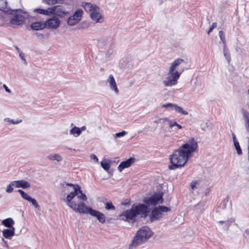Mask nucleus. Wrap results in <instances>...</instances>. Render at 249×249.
Segmentation results:
<instances>
[{"label":"nucleus","mask_w":249,"mask_h":249,"mask_svg":"<svg viewBox=\"0 0 249 249\" xmlns=\"http://www.w3.org/2000/svg\"><path fill=\"white\" fill-rule=\"evenodd\" d=\"M197 147V143L195 139L190 138L179 148L174 151L170 157L171 164L168 166V168L175 170L184 166Z\"/></svg>","instance_id":"obj_1"},{"label":"nucleus","mask_w":249,"mask_h":249,"mask_svg":"<svg viewBox=\"0 0 249 249\" xmlns=\"http://www.w3.org/2000/svg\"><path fill=\"white\" fill-rule=\"evenodd\" d=\"M66 185L72 187L73 191L67 195L65 202L70 208L74 211L79 206L80 201H87L88 198L79 185L69 183H66Z\"/></svg>","instance_id":"obj_2"},{"label":"nucleus","mask_w":249,"mask_h":249,"mask_svg":"<svg viewBox=\"0 0 249 249\" xmlns=\"http://www.w3.org/2000/svg\"><path fill=\"white\" fill-rule=\"evenodd\" d=\"M179 64V63H173L170 66L167 76L163 81L164 86L172 87L177 84L178 80L184 71V69L180 68Z\"/></svg>","instance_id":"obj_3"},{"label":"nucleus","mask_w":249,"mask_h":249,"mask_svg":"<svg viewBox=\"0 0 249 249\" xmlns=\"http://www.w3.org/2000/svg\"><path fill=\"white\" fill-rule=\"evenodd\" d=\"M152 234L153 232L149 227L143 226L141 228L134 236L131 244L129 245L128 249H132L144 244Z\"/></svg>","instance_id":"obj_4"},{"label":"nucleus","mask_w":249,"mask_h":249,"mask_svg":"<svg viewBox=\"0 0 249 249\" xmlns=\"http://www.w3.org/2000/svg\"><path fill=\"white\" fill-rule=\"evenodd\" d=\"M74 211L80 213L89 214L96 217L101 223H104L106 221V217L104 213L89 207L82 201L80 202L79 206Z\"/></svg>","instance_id":"obj_5"},{"label":"nucleus","mask_w":249,"mask_h":249,"mask_svg":"<svg viewBox=\"0 0 249 249\" xmlns=\"http://www.w3.org/2000/svg\"><path fill=\"white\" fill-rule=\"evenodd\" d=\"M170 209L165 206H159L155 207L151 211L149 215L150 221L153 222L156 220H159L162 217L164 213H167L170 211Z\"/></svg>","instance_id":"obj_6"},{"label":"nucleus","mask_w":249,"mask_h":249,"mask_svg":"<svg viewBox=\"0 0 249 249\" xmlns=\"http://www.w3.org/2000/svg\"><path fill=\"white\" fill-rule=\"evenodd\" d=\"M70 13L69 10L61 5L51 6V15H54V16L62 18L69 15Z\"/></svg>","instance_id":"obj_7"},{"label":"nucleus","mask_w":249,"mask_h":249,"mask_svg":"<svg viewBox=\"0 0 249 249\" xmlns=\"http://www.w3.org/2000/svg\"><path fill=\"white\" fill-rule=\"evenodd\" d=\"M162 197V193H155L150 197L145 198L143 201L147 206L156 205L157 204H162L163 203Z\"/></svg>","instance_id":"obj_8"},{"label":"nucleus","mask_w":249,"mask_h":249,"mask_svg":"<svg viewBox=\"0 0 249 249\" xmlns=\"http://www.w3.org/2000/svg\"><path fill=\"white\" fill-rule=\"evenodd\" d=\"M83 15V10L78 9L70 16L67 19V24L68 26H73L78 24L81 20Z\"/></svg>","instance_id":"obj_9"},{"label":"nucleus","mask_w":249,"mask_h":249,"mask_svg":"<svg viewBox=\"0 0 249 249\" xmlns=\"http://www.w3.org/2000/svg\"><path fill=\"white\" fill-rule=\"evenodd\" d=\"M132 206L136 215H140L141 217H146L149 212V209L146 204H139L136 205H133Z\"/></svg>","instance_id":"obj_10"},{"label":"nucleus","mask_w":249,"mask_h":249,"mask_svg":"<svg viewBox=\"0 0 249 249\" xmlns=\"http://www.w3.org/2000/svg\"><path fill=\"white\" fill-rule=\"evenodd\" d=\"M45 22L46 27L51 30H55L57 29L61 24V20L59 18L54 16L47 19Z\"/></svg>","instance_id":"obj_11"},{"label":"nucleus","mask_w":249,"mask_h":249,"mask_svg":"<svg viewBox=\"0 0 249 249\" xmlns=\"http://www.w3.org/2000/svg\"><path fill=\"white\" fill-rule=\"evenodd\" d=\"M25 15V13L22 11L16 10L14 17L11 19V23L17 25L22 24L24 21Z\"/></svg>","instance_id":"obj_12"},{"label":"nucleus","mask_w":249,"mask_h":249,"mask_svg":"<svg viewBox=\"0 0 249 249\" xmlns=\"http://www.w3.org/2000/svg\"><path fill=\"white\" fill-rule=\"evenodd\" d=\"M135 211L132 206L131 209L129 210H126L123 212L120 215V218L122 220L127 221L134 220L136 216Z\"/></svg>","instance_id":"obj_13"},{"label":"nucleus","mask_w":249,"mask_h":249,"mask_svg":"<svg viewBox=\"0 0 249 249\" xmlns=\"http://www.w3.org/2000/svg\"><path fill=\"white\" fill-rule=\"evenodd\" d=\"M18 192L20 194L23 199L32 203L33 205H34V206L37 210H40V206L38 205L37 201L35 198L31 197L21 189L18 190Z\"/></svg>","instance_id":"obj_14"},{"label":"nucleus","mask_w":249,"mask_h":249,"mask_svg":"<svg viewBox=\"0 0 249 249\" xmlns=\"http://www.w3.org/2000/svg\"><path fill=\"white\" fill-rule=\"evenodd\" d=\"M107 82L108 83L110 90L114 91L115 94H118L119 91L117 88L115 79L112 74L109 75L107 79Z\"/></svg>","instance_id":"obj_15"},{"label":"nucleus","mask_w":249,"mask_h":249,"mask_svg":"<svg viewBox=\"0 0 249 249\" xmlns=\"http://www.w3.org/2000/svg\"><path fill=\"white\" fill-rule=\"evenodd\" d=\"M90 17L92 20L95 23H102L104 21V17L102 16L100 12V8L98 10L94 11L90 14Z\"/></svg>","instance_id":"obj_16"},{"label":"nucleus","mask_w":249,"mask_h":249,"mask_svg":"<svg viewBox=\"0 0 249 249\" xmlns=\"http://www.w3.org/2000/svg\"><path fill=\"white\" fill-rule=\"evenodd\" d=\"M82 6L84 8L85 10L89 13L90 15L91 13H93L94 11L98 10L99 8L96 5L90 2H83L82 3Z\"/></svg>","instance_id":"obj_17"},{"label":"nucleus","mask_w":249,"mask_h":249,"mask_svg":"<svg viewBox=\"0 0 249 249\" xmlns=\"http://www.w3.org/2000/svg\"><path fill=\"white\" fill-rule=\"evenodd\" d=\"M82 6L84 8L85 10L89 13L90 15L91 13H93L94 11L98 10L99 8L96 5L90 2H83L82 3Z\"/></svg>","instance_id":"obj_18"},{"label":"nucleus","mask_w":249,"mask_h":249,"mask_svg":"<svg viewBox=\"0 0 249 249\" xmlns=\"http://www.w3.org/2000/svg\"><path fill=\"white\" fill-rule=\"evenodd\" d=\"M13 185L15 188H22L26 189L30 187V184L25 180H18L13 181Z\"/></svg>","instance_id":"obj_19"},{"label":"nucleus","mask_w":249,"mask_h":249,"mask_svg":"<svg viewBox=\"0 0 249 249\" xmlns=\"http://www.w3.org/2000/svg\"><path fill=\"white\" fill-rule=\"evenodd\" d=\"M134 158H130L125 161L122 162L118 166V169L120 172H122L123 169L130 167L134 162Z\"/></svg>","instance_id":"obj_20"},{"label":"nucleus","mask_w":249,"mask_h":249,"mask_svg":"<svg viewBox=\"0 0 249 249\" xmlns=\"http://www.w3.org/2000/svg\"><path fill=\"white\" fill-rule=\"evenodd\" d=\"M34 13H38L46 16H51V6L48 7L47 9H43L41 8H35L33 9Z\"/></svg>","instance_id":"obj_21"},{"label":"nucleus","mask_w":249,"mask_h":249,"mask_svg":"<svg viewBox=\"0 0 249 249\" xmlns=\"http://www.w3.org/2000/svg\"><path fill=\"white\" fill-rule=\"evenodd\" d=\"M3 236L6 239H11L15 235V228H12L4 229L2 231Z\"/></svg>","instance_id":"obj_22"},{"label":"nucleus","mask_w":249,"mask_h":249,"mask_svg":"<svg viewBox=\"0 0 249 249\" xmlns=\"http://www.w3.org/2000/svg\"><path fill=\"white\" fill-rule=\"evenodd\" d=\"M31 28L34 30H41L46 27L45 22L44 21H38L33 22L31 24Z\"/></svg>","instance_id":"obj_23"},{"label":"nucleus","mask_w":249,"mask_h":249,"mask_svg":"<svg viewBox=\"0 0 249 249\" xmlns=\"http://www.w3.org/2000/svg\"><path fill=\"white\" fill-rule=\"evenodd\" d=\"M115 51V46L113 43L110 44L107 49L105 53V56L107 58L109 57L110 56L114 54Z\"/></svg>","instance_id":"obj_24"},{"label":"nucleus","mask_w":249,"mask_h":249,"mask_svg":"<svg viewBox=\"0 0 249 249\" xmlns=\"http://www.w3.org/2000/svg\"><path fill=\"white\" fill-rule=\"evenodd\" d=\"M1 224L8 228H14L13 225L15 222L12 218H7L1 221Z\"/></svg>","instance_id":"obj_25"},{"label":"nucleus","mask_w":249,"mask_h":249,"mask_svg":"<svg viewBox=\"0 0 249 249\" xmlns=\"http://www.w3.org/2000/svg\"><path fill=\"white\" fill-rule=\"evenodd\" d=\"M171 124L173 125L172 127L169 126L171 132L177 133L178 130L182 128V126L178 124L175 120H172Z\"/></svg>","instance_id":"obj_26"},{"label":"nucleus","mask_w":249,"mask_h":249,"mask_svg":"<svg viewBox=\"0 0 249 249\" xmlns=\"http://www.w3.org/2000/svg\"><path fill=\"white\" fill-rule=\"evenodd\" d=\"M47 159L52 161L56 160L58 162H59L62 160L63 158L59 154L56 153L48 155L47 157Z\"/></svg>","instance_id":"obj_27"},{"label":"nucleus","mask_w":249,"mask_h":249,"mask_svg":"<svg viewBox=\"0 0 249 249\" xmlns=\"http://www.w3.org/2000/svg\"><path fill=\"white\" fill-rule=\"evenodd\" d=\"M3 122L6 125L9 124H18L22 122L21 119H17L16 120L12 119L10 118H5L3 119Z\"/></svg>","instance_id":"obj_28"},{"label":"nucleus","mask_w":249,"mask_h":249,"mask_svg":"<svg viewBox=\"0 0 249 249\" xmlns=\"http://www.w3.org/2000/svg\"><path fill=\"white\" fill-rule=\"evenodd\" d=\"M101 165L105 170L107 171L110 167V161L107 160H104L101 162Z\"/></svg>","instance_id":"obj_29"},{"label":"nucleus","mask_w":249,"mask_h":249,"mask_svg":"<svg viewBox=\"0 0 249 249\" xmlns=\"http://www.w3.org/2000/svg\"><path fill=\"white\" fill-rule=\"evenodd\" d=\"M70 133L75 137H78L81 134L79 127L74 126L72 127L70 131Z\"/></svg>","instance_id":"obj_30"},{"label":"nucleus","mask_w":249,"mask_h":249,"mask_svg":"<svg viewBox=\"0 0 249 249\" xmlns=\"http://www.w3.org/2000/svg\"><path fill=\"white\" fill-rule=\"evenodd\" d=\"M172 120H169L168 118L165 117V118H162L161 120V122L160 124H162V126L161 127H163L164 125H169V126H173V124H171Z\"/></svg>","instance_id":"obj_31"},{"label":"nucleus","mask_w":249,"mask_h":249,"mask_svg":"<svg viewBox=\"0 0 249 249\" xmlns=\"http://www.w3.org/2000/svg\"><path fill=\"white\" fill-rule=\"evenodd\" d=\"M174 110H175L177 112L183 114V115H188V112L184 110L182 107H181L180 106H178L177 105L175 104L174 107Z\"/></svg>","instance_id":"obj_32"},{"label":"nucleus","mask_w":249,"mask_h":249,"mask_svg":"<svg viewBox=\"0 0 249 249\" xmlns=\"http://www.w3.org/2000/svg\"><path fill=\"white\" fill-rule=\"evenodd\" d=\"M107 43V39L100 38L97 42V46L99 49H103Z\"/></svg>","instance_id":"obj_33"},{"label":"nucleus","mask_w":249,"mask_h":249,"mask_svg":"<svg viewBox=\"0 0 249 249\" xmlns=\"http://www.w3.org/2000/svg\"><path fill=\"white\" fill-rule=\"evenodd\" d=\"M219 36L223 44V48L226 47V40L225 38V34L222 31L219 32Z\"/></svg>","instance_id":"obj_34"},{"label":"nucleus","mask_w":249,"mask_h":249,"mask_svg":"<svg viewBox=\"0 0 249 249\" xmlns=\"http://www.w3.org/2000/svg\"><path fill=\"white\" fill-rule=\"evenodd\" d=\"M105 207L107 210H115V207L112 204L111 201L107 202L105 203Z\"/></svg>","instance_id":"obj_35"},{"label":"nucleus","mask_w":249,"mask_h":249,"mask_svg":"<svg viewBox=\"0 0 249 249\" xmlns=\"http://www.w3.org/2000/svg\"><path fill=\"white\" fill-rule=\"evenodd\" d=\"M13 181L11 182L9 184H8L6 189V192L7 193H11L13 192L14 190V186L13 185Z\"/></svg>","instance_id":"obj_36"},{"label":"nucleus","mask_w":249,"mask_h":249,"mask_svg":"<svg viewBox=\"0 0 249 249\" xmlns=\"http://www.w3.org/2000/svg\"><path fill=\"white\" fill-rule=\"evenodd\" d=\"M233 144L237 151V154L241 155L242 153V152L239 142H235V143H233Z\"/></svg>","instance_id":"obj_37"},{"label":"nucleus","mask_w":249,"mask_h":249,"mask_svg":"<svg viewBox=\"0 0 249 249\" xmlns=\"http://www.w3.org/2000/svg\"><path fill=\"white\" fill-rule=\"evenodd\" d=\"M199 184V181L194 180H193L190 183V187L192 190H194L196 188L197 186Z\"/></svg>","instance_id":"obj_38"},{"label":"nucleus","mask_w":249,"mask_h":249,"mask_svg":"<svg viewBox=\"0 0 249 249\" xmlns=\"http://www.w3.org/2000/svg\"><path fill=\"white\" fill-rule=\"evenodd\" d=\"M7 6V2L5 0H0V10H4Z\"/></svg>","instance_id":"obj_39"},{"label":"nucleus","mask_w":249,"mask_h":249,"mask_svg":"<svg viewBox=\"0 0 249 249\" xmlns=\"http://www.w3.org/2000/svg\"><path fill=\"white\" fill-rule=\"evenodd\" d=\"M223 53L226 60L229 62L231 60V57L230 54L228 53L226 47L223 48Z\"/></svg>","instance_id":"obj_40"},{"label":"nucleus","mask_w":249,"mask_h":249,"mask_svg":"<svg viewBox=\"0 0 249 249\" xmlns=\"http://www.w3.org/2000/svg\"><path fill=\"white\" fill-rule=\"evenodd\" d=\"M175 104L172 103H167L164 104L162 106V107L170 108L171 110H174V106Z\"/></svg>","instance_id":"obj_41"},{"label":"nucleus","mask_w":249,"mask_h":249,"mask_svg":"<svg viewBox=\"0 0 249 249\" xmlns=\"http://www.w3.org/2000/svg\"><path fill=\"white\" fill-rule=\"evenodd\" d=\"M234 221L233 219H228L225 222V226L226 227V229L228 230L229 228V227L231 226V223Z\"/></svg>","instance_id":"obj_42"},{"label":"nucleus","mask_w":249,"mask_h":249,"mask_svg":"<svg viewBox=\"0 0 249 249\" xmlns=\"http://www.w3.org/2000/svg\"><path fill=\"white\" fill-rule=\"evenodd\" d=\"M127 134V132L125 131H122L121 132L117 133L115 134V138H120L124 136L125 134Z\"/></svg>","instance_id":"obj_43"},{"label":"nucleus","mask_w":249,"mask_h":249,"mask_svg":"<svg viewBox=\"0 0 249 249\" xmlns=\"http://www.w3.org/2000/svg\"><path fill=\"white\" fill-rule=\"evenodd\" d=\"M43 2L45 4L50 6H54L53 0H42Z\"/></svg>","instance_id":"obj_44"},{"label":"nucleus","mask_w":249,"mask_h":249,"mask_svg":"<svg viewBox=\"0 0 249 249\" xmlns=\"http://www.w3.org/2000/svg\"><path fill=\"white\" fill-rule=\"evenodd\" d=\"M217 23L216 22H213L211 26H210L209 30L208 31V34H210V33L213 31V30L216 27Z\"/></svg>","instance_id":"obj_45"},{"label":"nucleus","mask_w":249,"mask_h":249,"mask_svg":"<svg viewBox=\"0 0 249 249\" xmlns=\"http://www.w3.org/2000/svg\"><path fill=\"white\" fill-rule=\"evenodd\" d=\"M91 159L94 160L95 162H97L98 161V159L97 157L94 154H92L90 156Z\"/></svg>","instance_id":"obj_46"},{"label":"nucleus","mask_w":249,"mask_h":249,"mask_svg":"<svg viewBox=\"0 0 249 249\" xmlns=\"http://www.w3.org/2000/svg\"><path fill=\"white\" fill-rule=\"evenodd\" d=\"M162 118H159V117H155L154 122L156 124H160Z\"/></svg>","instance_id":"obj_47"},{"label":"nucleus","mask_w":249,"mask_h":249,"mask_svg":"<svg viewBox=\"0 0 249 249\" xmlns=\"http://www.w3.org/2000/svg\"><path fill=\"white\" fill-rule=\"evenodd\" d=\"M54 5L56 4H62L64 3L65 0H53Z\"/></svg>","instance_id":"obj_48"},{"label":"nucleus","mask_w":249,"mask_h":249,"mask_svg":"<svg viewBox=\"0 0 249 249\" xmlns=\"http://www.w3.org/2000/svg\"><path fill=\"white\" fill-rule=\"evenodd\" d=\"M231 136L233 143H235V142H238L236 140V136L233 132H231Z\"/></svg>","instance_id":"obj_49"},{"label":"nucleus","mask_w":249,"mask_h":249,"mask_svg":"<svg viewBox=\"0 0 249 249\" xmlns=\"http://www.w3.org/2000/svg\"><path fill=\"white\" fill-rule=\"evenodd\" d=\"M206 125L207 126L206 129L208 130H210L212 127V124L209 122L206 123Z\"/></svg>","instance_id":"obj_50"},{"label":"nucleus","mask_w":249,"mask_h":249,"mask_svg":"<svg viewBox=\"0 0 249 249\" xmlns=\"http://www.w3.org/2000/svg\"><path fill=\"white\" fill-rule=\"evenodd\" d=\"M244 236L246 238H249V230L247 229L245 231L244 233Z\"/></svg>","instance_id":"obj_51"},{"label":"nucleus","mask_w":249,"mask_h":249,"mask_svg":"<svg viewBox=\"0 0 249 249\" xmlns=\"http://www.w3.org/2000/svg\"><path fill=\"white\" fill-rule=\"evenodd\" d=\"M2 87L4 89L5 91L6 92H7L8 93L11 92V90L8 88V87L5 84H3Z\"/></svg>","instance_id":"obj_52"},{"label":"nucleus","mask_w":249,"mask_h":249,"mask_svg":"<svg viewBox=\"0 0 249 249\" xmlns=\"http://www.w3.org/2000/svg\"><path fill=\"white\" fill-rule=\"evenodd\" d=\"M183 61H184V59H181V58H178L177 60H176L174 62L179 63V62H183Z\"/></svg>","instance_id":"obj_53"},{"label":"nucleus","mask_w":249,"mask_h":249,"mask_svg":"<svg viewBox=\"0 0 249 249\" xmlns=\"http://www.w3.org/2000/svg\"><path fill=\"white\" fill-rule=\"evenodd\" d=\"M86 126H83L82 127H81V128H79V130H80V132L81 133V132L82 131H84L85 130H86Z\"/></svg>","instance_id":"obj_54"},{"label":"nucleus","mask_w":249,"mask_h":249,"mask_svg":"<svg viewBox=\"0 0 249 249\" xmlns=\"http://www.w3.org/2000/svg\"><path fill=\"white\" fill-rule=\"evenodd\" d=\"M228 198H227L224 200L223 203H224V208L225 207V206H226L227 203L228 202Z\"/></svg>","instance_id":"obj_55"},{"label":"nucleus","mask_w":249,"mask_h":249,"mask_svg":"<svg viewBox=\"0 0 249 249\" xmlns=\"http://www.w3.org/2000/svg\"><path fill=\"white\" fill-rule=\"evenodd\" d=\"M225 221H219L218 223L220 224H223L225 223Z\"/></svg>","instance_id":"obj_56"},{"label":"nucleus","mask_w":249,"mask_h":249,"mask_svg":"<svg viewBox=\"0 0 249 249\" xmlns=\"http://www.w3.org/2000/svg\"><path fill=\"white\" fill-rule=\"evenodd\" d=\"M2 241L4 243V244L6 245L7 246V241L4 240L3 238H2Z\"/></svg>","instance_id":"obj_57"},{"label":"nucleus","mask_w":249,"mask_h":249,"mask_svg":"<svg viewBox=\"0 0 249 249\" xmlns=\"http://www.w3.org/2000/svg\"><path fill=\"white\" fill-rule=\"evenodd\" d=\"M67 149H69V150H73V151H76V149H72V148H69V147H68V148H67Z\"/></svg>","instance_id":"obj_58"},{"label":"nucleus","mask_w":249,"mask_h":249,"mask_svg":"<svg viewBox=\"0 0 249 249\" xmlns=\"http://www.w3.org/2000/svg\"><path fill=\"white\" fill-rule=\"evenodd\" d=\"M20 57H21V59H22V60L23 61H25V59H24V58H23V56H22V54H21V53L20 54Z\"/></svg>","instance_id":"obj_59"},{"label":"nucleus","mask_w":249,"mask_h":249,"mask_svg":"<svg viewBox=\"0 0 249 249\" xmlns=\"http://www.w3.org/2000/svg\"><path fill=\"white\" fill-rule=\"evenodd\" d=\"M101 71H103L104 69L103 68H101V70H100Z\"/></svg>","instance_id":"obj_60"},{"label":"nucleus","mask_w":249,"mask_h":249,"mask_svg":"<svg viewBox=\"0 0 249 249\" xmlns=\"http://www.w3.org/2000/svg\"><path fill=\"white\" fill-rule=\"evenodd\" d=\"M248 93L249 94V89L248 90Z\"/></svg>","instance_id":"obj_61"},{"label":"nucleus","mask_w":249,"mask_h":249,"mask_svg":"<svg viewBox=\"0 0 249 249\" xmlns=\"http://www.w3.org/2000/svg\"><path fill=\"white\" fill-rule=\"evenodd\" d=\"M2 197V196L0 195V198Z\"/></svg>","instance_id":"obj_62"}]
</instances>
